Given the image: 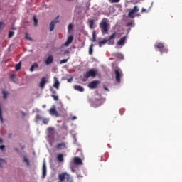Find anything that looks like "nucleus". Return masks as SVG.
Wrapping results in <instances>:
<instances>
[{
  "mask_svg": "<svg viewBox=\"0 0 182 182\" xmlns=\"http://www.w3.org/2000/svg\"><path fill=\"white\" fill-rule=\"evenodd\" d=\"M67 81H68V83H70L71 82L73 81V77H71L70 78H68Z\"/></svg>",
  "mask_w": 182,
  "mask_h": 182,
  "instance_id": "58836bf2",
  "label": "nucleus"
},
{
  "mask_svg": "<svg viewBox=\"0 0 182 182\" xmlns=\"http://www.w3.org/2000/svg\"><path fill=\"white\" fill-rule=\"evenodd\" d=\"M42 121L44 124H48V123H49V119L48 118H43Z\"/></svg>",
  "mask_w": 182,
  "mask_h": 182,
  "instance_id": "72a5a7b5",
  "label": "nucleus"
},
{
  "mask_svg": "<svg viewBox=\"0 0 182 182\" xmlns=\"http://www.w3.org/2000/svg\"><path fill=\"white\" fill-rule=\"evenodd\" d=\"M26 39H28V41H32V38L29 37V35L28 33H26Z\"/></svg>",
  "mask_w": 182,
  "mask_h": 182,
  "instance_id": "4c0bfd02",
  "label": "nucleus"
},
{
  "mask_svg": "<svg viewBox=\"0 0 182 182\" xmlns=\"http://www.w3.org/2000/svg\"><path fill=\"white\" fill-rule=\"evenodd\" d=\"M57 160H58V161L59 163H62V162L63 161V160H64V159H63V154H58L57 155Z\"/></svg>",
  "mask_w": 182,
  "mask_h": 182,
  "instance_id": "aec40b11",
  "label": "nucleus"
},
{
  "mask_svg": "<svg viewBox=\"0 0 182 182\" xmlns=\"http://www.w3.org/2000/svg\"><path fill=\"white\" fill-rule=\"evenodd\" d=\"M127 25V26H132V25H133V22H128Z\"/></svg>",
  "mask_w": 182,
  "mask_h": 182,
  "instance_id": "a19ab883",
  "label": "nucleus"
},
{
  "mask_svg": "<svg viewBox=\"0 0 182 182\" xmlns=\"http://www.w3.org/2000/svg\"><path fill=\"white\" fill-rule=\"evenodd\" d=\"M23 161H24V163H26L27 166H31V164L29 163V160L26 156H24V158H23Z\"/></svg>",
  "mask_w": 182,
  "mask_h": 182,
  "instance_id": "c756f323",
  "label": "nucleus"
},
{
  "mask_svg": "<svg viewBox=\"0 0 182 182\" xmlns=\"http://www.w3.org/2000/svg\"><path fill=\"white\" fill-rule=\"evenodd\" d=\"M74 89L75 90H77L78 92H84L85 91V89L83 88V87H82L80 85H75Z\"/></svg>",
  "mask_w": 182,
  "mask_h": 182,
  "instance_id": "6ab92c4d",
  "label": "nucleus"
},
{
  "mask_svg": "<svg viewBox=\"0 0 182 182\" xmlns=\"http://www.w3.org/2000/svg\"><path fill=\"white\" fill-rule=\"evenodd\" d=\"M42 174V178H45V177H46V164L45 163V161L43 164Z\"/></svg>",
  "mask_w": 182,
  "mask_h": 182,
  "instance_id": "2eb2a0df",
  "label": "nucleus"
},
{
  "mask_svg": "<svg viewBox=\"0 0 182 182\" xmlns=\"http://www.w3.org/2000/svg\"><path fill=\"white\" fill-rule=\"evenodd\" d=\"M21 63H18V64H16L15 66L16 70H21Z\"/></svg>",
  "mask_w": 182,
  "mask_h": 182,
  "instance_id": "c85d7f7f",
  "label": "nucleus"
},
{
  "mask_svg": "<svg viewBox=\"0 0 182 182\" xmlns=\"http://www.w3.org/2000/svg\"><path fill=\"white\" fill-rule=\"evenodd\" d=\"M68 31H72L73 29V24L70 23L68 27Z\"/></svg>",
  "mask_w": 182,
  "mask_h": 182,
  "instance_id": "c9c22d12",
  "label": "nucleus"
},
{
  "mask_svg": "<svg viewBox=\"0 0 182 182\" xmlns=\"http://www.w3.org/2000/svg\"><path fill=\"white\" fill-rule=\"evenodd\" d=\"M46 77H43L41 80L39 86L41 87V89H44L45 88V85H46Z\"/></svg>",
  "mask_w": 182,
  "mask_h": 182,
  "instance_id": "9d476101",
  "label": "nucleus"
},
{
  "mask_svg": "<svg viewBox=\"0 0 182 182\" xmlns=\"http://www.w3.org/2000/svg\"><path fill=\"white\" fill-rule=\"evenodd\" d=\"M90 29H93V25H95V20H88Z\"/></svg>",
  "mask_w": 182,
  "mask_h": 182,
  "instance_id": "4be33fe9",
  "label": "nucleus"
},
{
  "mask_svg": "<svg viewBox=\"0 0 182 182\" xmlns=\"http://www.w3.org/2000/svg\"><path fill=\"white\" fill-rule=\"evenodd\" d=\"M92 42H96V31H93L92 33Z\"/></svg>",
  "mask_w": 182,
  "mask_h": 182,
  "instance_id": "7c9ffc66",
  "label": "nucleus"
},
{
  "mask_svg": "<svg viewBox=\"0 0 182 182\" xmlns=\"http://www.w3.org/2000/svg\"><path fill=\"white\" fill-rule=\"evenodd\" d=\"M0 120L1 123H4V118L2 117V109L0 107Z\"/></svg>",
  "mask_w": 182,
  "mask_h": 182,
  "instance_id": "473e14b6",
  "label": "nucleus"
},
{
  "mask_svg": "<svg viewBox=\"0 0 182 182\" xmlns=\"http://www.w3.org/2000/svg\"><path fill=\"white\" fill-rule=\"evenodd\" d=\"M50 63H53V56L49 55L46 60V65H48Z\"/></svg>",
  "mask_w": 182,
  "mask_h": 182,
  "instance_id": "ddd939ff",
  "label": "nucleus"
},
{
  "mask_svg": "<svg viewBox=\"0 0 182 182\" xmlns=\"http://www.w3.org/2000/svg\"><path fill=\"white\" fill-rule=\"evenodd\" d=\"M139 12V7L137 6H134V7L131 9L128 14L129 18H132V19L134 18V14Z\"/></svg>",
  "mask_w": 182,
  "mask_h": 182,
  "instance_id": "39448f33",
  "label": "nucleus"
},
{
  "mask_svg": "<svg viewBox=\"0 0 182 182\" xmlns=\"http://www.w3.org/2000/svg\"><path fill=\"white\" fill-rule=\"evenodd\" d=\"M56 149L57 150H65V149H68V146H66V143L61 142L57 144Z\"/></svg>",
  "mask_w": 182,
  "mask_h": 182,
  "instance_id": "6e6552de",
  "label": "nucleus"
},
{
  "mask_svg": "<svg viewBox=\"0 0 182 182\" xmlns=\"http://www.w3.org/2000/svg\"><path fill=\"white\" fill-rule=\"evenodd\" d=\"M76 119H77V118L76 117V116H74V117H72L71 120H76Z\"/></svg>",
  "mask_w": 182,
  "mask_h": 182,
  "instance_id": "de8ad7c7",
  "label": "nucleus"
},
{
  "mask_svg": "<svg viewBox=\"0 0 182 182\" xmlns=\"http://www.w3.org/2000/svg\"><path fill=\"white\" fill-rule=\"evenodd\" d=\"M38 66L39 65H38V63H33L30 68V72H33Z\"/></svg>",
  "mask_w": 182,
  "mask_h": 182,
  "instance_id": "412c9836",
  "label": "nucleus"
},
{
  "mask_svg": "<svg viewBox=\"0 0 182 182\" xmlns=\"http://www.w3.org/2000/svg\"><path fill=\"white\" fill-rule=\"evenodd\" d=\"M36 119L38 120V121L43 120V117H42V116H41L39 114H37L36 116Z\"/></svg>",
  "mask_w": 182,
  "mask_h": 182,
  "instance_id": "2f4dec72",
  "label": "nucleus"
},
{
  "mask_svg": "<svg viewBox=\"0 0 182 182\" xmlns=\"http://www.w3.org/2000/svg\"><path fill=\"white\" fill-rule=\"evenodd\" d=\"M73 163L74 164H76V166H80L83 164V162L82 161V159L77 156H75L73 158Z\"/></svg>",
  "mask_w": 182,
  "mask_h": 182,
  "instance_id": "1a4fd4ad",
  "label": "nucleus"
},
{
  "mask_svg": "<svg viewBox=\"0 0 182 182\" xmlns=\"http://www.w3.org/2000/svg\"><path fill=\"white\" fill-rule=\"evenodd\" d=\"M141 12H147V11L146 10V9L142 8V9H141Z\"/></svg>",
  "mask_w": 182,
  "mask_h": 182,
  "instance_id": "49530a36",
  "label": "nucleus"
},
{
  "mask_svg": "<svg viewBox=\"0 0 182 182\" xmlns=\"http://www.w3.org/2000/svg\"><path fill=\"white\" fill-rule=\"evenodd\" d=\"M50 92H52L53 95H56V91H55L53 89H50Z\"/></svg>",
  "mask_w": 182,
  "mask_h": 182,
  "instance_id": "79ce46f5",
  "label": "nucleus"
},
{
  "mask_svg": "<svg viewBox=\"0 0 182 182\" xmlns=\"http://www.w3.org/2000/svg\"><path fill=\"white\" fill-rule=\"evenodd\" d=\"M14 35H15V32L14 31H9L8 38L11 39V38H14Z\"/></svg>",
  "mask_w": 182,
  "mask_h": 182,
  "instance_id": "bb28decb",
  "label": "nucleus"
},
{
  "mask_svg": "<svg viewBox=\"0 0 182 182\" xmlns=\"http://www.w3.org/2000/svg\"><path fill=\"white\" fill-rule=\"evenodd\" d=\"M72 42H73V36H70L68 38L65 43H64V46H66V47L69 46Z\"/></svg>",
  "mask_w": 182,
  "mask_h": 182,
  "instance_id": "9b49d317",
  "label": "nucleus"
},
{
  "mask_svg": "<svg viewBox=\"0 0 182 182\" xmlns=\"http://www.w3.org/2000/svg\"><path fill=\"white\" fill-rule=\"evenodd\" d=\"M50 114H51V116H55V117H59V114H58V111H56L55 108H51L50 109Z\"/></svg>",
  "mask_w": 182,
  "mask_h": 182,
  "instance_id": "4468645a",
  "label": "nucleus"
},
{
  "mask_svg": "<svg viewBox=\"0 0 182 182\" xmlns=\"http://www.w3.org/2000/svg\"><path fill=\"white\" fill-rule=\"evenodd\" d=\"M43 107H46V105H43Z\"/></svg>",
  "mask_w": 182,
  "mask_h": 182,
  "instance_id": "864d4df0",
  "label": "nucleus"
},
{
  "mask_svg": "<svg viewBox=\"0 0 182 182\" xmlns=\"http://www.w3.org/2000/svg\"><path fill=\"white\" fill-rule=\"evenodd\" d=\"M155 49H159V52L161 53H167L168 52V49L164 47V44L162 43H157L156 44L154 45Z\"/></svg>",
  "mask_w": 182,
  "mask_h": 182,
  "instance_id": "20e7f679",
  "label": "nucleus"
},
{
  "mask_svg": "<svg viewBox=\"0 0 182 182\" xmlns=\"http://www.w3.org/2000/svg\"><path fill=\"white\" fill-rule=\"evenodd\" d=\"M64 53H65V55H66V54L69 53V51H65Z\"/></svg>",
  "mask_w": 182,
  "mask_h": 182,
  "instance_id": "3c124183",
  "label": "nucleus"
},
{
  "mask_svg": "<svg viewBox=\"0 0 182 182\" xmlns=\"http://www.w3.org/2000/svg\"><path fill=\"white\" fill-rule=\"evenodd\" d=\"M107 42H109L108 40H103V41H101L98 43V45L100 46V48H102V45H106V43H107Z\"/></svg>",
  "mask_w": 182,
  "mask_h": 182,
  "instance_id": "5701e85b",
  "label": "nucleus"
},
{
  "mask_svg": "<svg viewBox=\"0 0 182 182\" xmlns=\"http://www.w3.org/2000/svg\"><path fill=\"white\" fill-rule=\"evenodd\" d=\"M48 132H53L54 129H53V128L50 127L48 129Z\"/></svg>",
  "mask_w": 182,
  "mask_h": 182,
  "instance_id": "a18cd8bd",
  "label": "nucleus"
},
{
  "mask_svg": "<svg viewBox=\"0 0 182 182\" xmlns=\"http://www.w3.org/2000/svg\"><path fill=\"white\" fill-rule=\"evenodd\" d=\"M55 82L53 84V87L55 89L59 90V86L60 85V82H59V80H58V78L56 77H54Z\"/></svg>",
  "mask_w": 182,
  "mask_h": 182,
  "instance_id": "dca6fc26",
  "label": "nucleus"
},
{
  "mask_svg": "<svg viewBox=\"0 0 182 182\" xmlns=\"http://www.w3.org/2000/svg\"><path fill=\"white\" fill-rule=\"evenodd\" d=\"M5 149V145H0V150H4Z\"/></svg>",
  "mask_w": 182,
  "mask_h": 182,
  "instance_id": "37998d69",
  "label": "nucleus"
},
{
  "mask_svg": "<svg viewBox=\"0 0 182 182\" xmlns=\"http://www.w3.org/2000/svg\"><path fill=\"white\" fill-rule=\"evenodd\" d=\"M126 36L121 38L119 41L117 42L118 46H123V45H124V43L126 42Z\"/></svg>",
  "mask_w": 182,
  "mask_h": 182,
  "instance_id": "f8f14e48",
  "label": "nucleus"
},
{
  "mask_svg": "<svg viewBox=\"0 0 182 182\" xmlns=\"http://www.w3.org/2000/svg\"><path fill=\"white\" fill-rule=\"evenodd\" d=\"M66 176H68V174H66V173L59 174L58 178H59L60 181H63L66 180Z\"/></svg>",
  "mask_w": 182,
  "mask_h": 182,
  "instance_id": "f3484780",
  "label": "nucleus"
},
{
  "mask_svg": "<svg viewBox=\"0 0 182 182\" xmlns=\"http://www.w3.org/2000/svg\"><path fill=\"white\" fill-rule=\"evenodd\" d=\"M93 46H95V45L91 44L89 47V55H92L93 53Z\"/></svg>",
  "mask_w": 182,
  "mask_h": 182,
  "instance_id": "393cba45",
  "label": "nucleus"
},
{
  "mask_svg": "<svg viewBox=\"0 0 182 182\" xmlns=\"http://www.w3.org/2000/svg\"><path fill=\"white\" fill-rule=\"evenodd\" d=\"M23 115L25 116V112H23Z\"/></svg>",
  "mask_w": 182,
  "mask_h": 182,
  "instance_id": "5fc2aeb1",
  "label": "nucleus"
},
{
  "mask_svg": "<svg viewBox=\"0 0 182 182\" xmlns=\"http://www.w3.org/2000/svg\"><path fill=\"white\" fill-rule=\"evenodd\" d=\"M120 0H109V2H111V4H116L117 2H119Z\"/></svg>",
  "mask_w": 182,
  "mask_h": 182,
  "instance_id": "e433bc0d",
  "label": "nucleus"
},
{
  "mask_svg": "<svg viewBox=\"0 0 182 182\" xmlns=\"http://www.w3.org/2000/svg\"><path fill=\"white\" fill-rule=\"evenodd\" d=\"M51 97H53V99H54L55 101L59 100V97L58 95H51Z\"/></svg>",
  "mask_w": 182,
  "mask_h": 182,
  "instance_id": "f704fd0d",
  "label": "nucleus"
},
{
  "mask_svg": "<svg viewBox=\"0 0 182 182\" xmlns=\"http://www.w3.org/2000/svg\"><path fill=\"white\" fill-rule=\"evenodd\" d=\"M4 25H5V23H4V22H0V31L1 29H2V26H4Z\"/></svg>",
  "mask_w": 182,
  "mask_h": 182,
  "instance_id": "ea45409f",
  "label": "nucleus"
},
{
  "mask_svg": "<svg viewBox=\"0 0 182 182\" xmlns=\"http://www.w3.org/2000/svg\"><path fill=\"white\" fill-rule=\"evenodd\" d=\"M100 83V81L99 80H94L92 81L88 84L89 89H96L97 87V85Z\"/></svg>",
  "mask_w": 182,
  "mask_h": 182,
  "instance_id": "0eeeda50",
  "label": "nucleus"
},
{
  "mask_svg": "<svg viewBox=\"0 0 182 182\" xmlns=\"http://www.w3.org/2000/svg\"><path fill=\"white\" fill-rule=\"evenodd\" d=\"M0 143H4V140H2V139L0 138Z\"/></svg>",
  "mask_w": 182,
  "mask_h": 182,
  "instance_id": "8fccbe9b",
  "label": "nucleus"
},
{
  "mask_svg": "<svg viewBox=\"0 0 182 182\" xmlns=\"http://www.w3.org/2000/svg\"><path fill=\"white\" fill-rule=\"evenodd\" d=\"M100 28L101 29L102 33L106 35L109 32V23L107 22V18H103L100 23Z\"/></svg>",
  "mask_w": 182,
  "mask_h": 182,
  "instance_id": "f257e3e1",
  "label": "nucleus"
},
{
  "mask_svg": "<svg viewBox=\"0 0 182 182\" xmlns=\"http://www.w3.org/2000/svg\"><path fill=\"white\" fill-rule=\"evenodd\" d=\"M0 161H2L3 163H5V159H0Z\"/></svg>",
  "mask_w": 182,
  "mask_h": 182,
  "instance_id": "09e8293b",
  "label": "nucleus"
},
{
  "mask_svg": "<svg viewBox=\"0 0 182 182\" xmlns=\"http://www.w3.org/2000/svg\"><path fill=\"white\" fill-rule=\"evenodd\" d=\"M68 60H69V58L61 60L60 61V65H63V63H68Z\"/></svg>",
  "mask_w": 182,
  "mask_h": 182,
  "instance_id": "cd10ccee",
  "label": "nucleus"
},
{
  "mask_svg": "<svg viewBox=\"0 0 182 182\" xmlns=\"http://www.w3.org/2000/svg\"><path fill=\"white\" fill-rule=\"evenodd\" d=\"M59 16H57V17L55 18V20H53L49 26L50 28V32H52V31H53L55 29V25H56V23H58L59 21Z\"/></svg>",
  "mask_w": 182,
  "mask_h": 182,
  "instance_id": "423d86ee",
  "label": "nucleus"
},
{
  "mask_svg": "<svg viewBox=\"0 0 182 182\" xmlns=\"http://www.w3.org/2000/svg\"><path fill=\"white\" fill-rule=\"evenodd\" d=\"M95 102H100V100H95Z\"/></svg>",
  "mask_w": 182,
  "mask_h": 182,
  "instance_id": "603ef678",
  "label": "nucleus"
},
{
  "mask_svg": "<svg viewBox=\"0 0 182 182\" xmlns=\"http://www.w3.org/2000/svg\"><path fill=\"white\" fill-rule=\"evenodd\" d=\"M2 94H3L4 99H7L8 96L9 95V93L5 91V90H2Z\"/></svg>",
  "mask_w": 182,
  "mask_h": 182,
  "instance_id": "b1692460",
  "label": "nucleus"
},
{
  "mask_svg": "<svg viewBox=\"0 0 182 182\" xmlns=\"http://www.w3.org/2000/svg\"><path fill=\"white\" fill-rule=\"evenodd\" d=\"M96 74H97L96 70H95L94 69H91L84 75V77H82V81L87 82L88 77H95Z\"/></svg>",
  "mask_w": 182,
  "mask_h": 182,
  "instance_id": "7ed1b4c3",
  "label": "nucleus"
},
{
  "mask_svg": "<svg viewBox=\"0 0 182 182\" xmlns=\"http://www.w3.org/2000/svg\"><path fill=\"white\" fill-rule=\"evenodd\" d=\"M114 36H116V33H114L109 37V39L107 41L108 42H112L110 45H114V41H112V39H114Z\"/></svg>",
  "mask_w": 182,
  "mask_h": 182,
  "instance_id": "a211bd4d",
  "label": "nucleus"
},
{
  "mask_svg": "<svg viewBox=\"0 0 182 182\" xmlns=\"http://www.w3.org/2000/svg\"><path fill=\"white\" fill-rule=\"evenodd\" d=\"M11 77H14V75H11Z\"/></svg>",
  "mask_w": 182,
  "mask_h": 182,
  "instance_id": "6e6d98bb",
  "label": "nucleus"
},
{
  "mask_svg": "<svg viewBox=\"0 0 182 182\" xmlns=\"http://www.w3.org/2000/svg\"><path fill=\"white\" fill-rule=\"evenodd\" d=\"M103 88H104L107 92H109V88H107V87H106L105 85L103 86Z\"/></svg>",
  "mask_w": 182,
  "mask_h": 182,
  "instance_id": "c03bdc74",
  "label": "nucleus"
},
{
  "mask_svg": "<svg viewBox=\"0 0 182 182\" xmlns=\"http://www.w3.org/2000/svg\"><path fill=\"white\" fill-rule=\"evenodd\" d=\"M33 21L34 22V26H38V18H36V16H33Z\"/></svg>",
  "mask_w": 182,
  "mask_h": 182,
  "instance_id": "a878e982",
  "label": "nucleus"
},
{
  "mask_svg": "<svg viewBox=\"0 0 182 182\" xmlns=\"http://www.w3.org/2000/svg\"><path fill=\"white\" fill-rule=\"evenodd\" d=\"M114 72L117 83L120 84L122 82V77H123V72L122 71V69L119 68V67H117L114 68Z\"/></svg>",
  "mask_w": 182,
  "mask_h": 182,
  "instance_id": "f03ea898",
  "label": "nucleus"
}]
</instances>
